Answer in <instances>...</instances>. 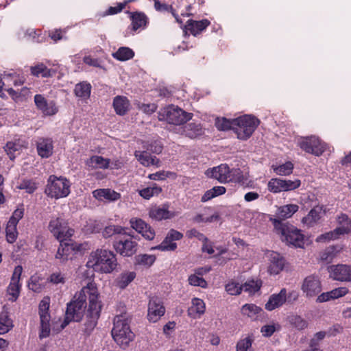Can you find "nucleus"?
Returning <instances> with one entry per match:
<instances>
[{"label":"nucleus","instance_id":"nucleus-39","mask_svg":"<svg viewBox=\"0 0 351 351\" xmlns=\"http://www.w3.org/2000/svg\"><path fill=\"white\" fill-rule=\"evenodd\" d=\"M226 188L221 186H214L210 190L206 191L202 195L201 200L203 202H206L211 199L223 195L226 193Z\"/></svg>","mask_w":351,"mask_h":351},{"label":"nucleus","instance_id":"nucleus-62","mask_svg":"<svg viewBox=\"0 0 351 351\" xmlns=\"http://www.w3.org/2000/svg\"><path fill=\"white\" fill-rule=\"evenodd\" d=\"M276 330V326L274 324H267L261 328V332L264 337L271 336Z\"/></svg>","mask_w":351,"mask_h":351},{"label":"nucleus","instance_id":"nucleus-34","mask_svg":"<svg viewBox=\"0 0 351 351\" xmlns=\"http://www.w3.org/2000/svg\"><path fill=\"white\" fill-rule=\"evenodd\" d=\"M183 134L191 138H195L204 134V129L200 123L193 122L184 127Z\"/></svg>","mask_w":351,"mask_h":351},{"label":"nucleus","instance_id":"nucleus-3","mask_svg":"<svg viewBox=\"0 0 351 351\" xmlns=\"http://www.w3.org/2000/svg\"><path fill=\"white\" fill-rule=\"evenodd\" d=\"M272 221L276 231L280 235L283 242L296 247H304L305 239L300 230L278 219H272Z\"/></svg>","mask_w":351,"mask_h":351},{"label":"nucleus","instance_id":"nucleus-42","mask_svg":"<svg viewBox=\"0 0 351 351\" xmlns=\"http://www.w3.org/2000/svg\"><path fill=\"white\" fill-rule=\"evenodd\" d=\"M12 328V320L7 313H1L0 314V335L9 332Z\"/></svg>","mask_w":351,"mask_h":351},{"label":"nucleus","instance_id":"nucleus-5","mask_svg":"<svg viewBox=\"0 0 351 351\" xmlns=\"http://www.w3.org/2000/svg\"><path fill=\"white\" fill-rule=\"evenodd\" d=\"M112 336L119 346L123 347L127 346L133 339L134 335L130 330L129 322L125 315H117L114 317Z\"/></svg>","mask_w":351,"mask_h":351},{"label":"nucleus","instance_id":"nucleus-14","mask_svg":"<svg viewBox=\"0 0 351 351\" xmlns=\"http://www.w3.org/2000/svg\"><path fill=\"white\" fill-rule=\"evenodd\" d=\"M165 313V308L160 298L152 297L148 304L147 318L150 322H156Z\"/></svg>","mask_w":351,"mask_h":351},{"label":"nucleus","instance_id":"nucleus-22","mask_svg":"<svg viewBox=\"0 0 351 351\" xmlns=\"http://www.w3.org/2000/svg\"><path fill=\"white\" fill-rule=\"evenodd\" d=\"M178 215V213L169 210L167 205L161 207H154L149 210V216L157 221L170 219Z\"/></svg>","mask_w":351,"mask_h":351},{"label":"nucleus","instance_id":"nucleus-52","mask_svg":"<svg viewBox=\"0 0 351 351\" xmlns=\"http://www.w3.org/2000/svg\"><path fill=\"white\" fill-rule=\"evenodd\" d=\"M154 8L158 11H171L173 16L175 17L176 21L178 23L182 24V21L180 20L178 15L175 13L171 6H169L167 4L161 3L158 0H154Z\"/></svg>","mask_w":351,"mask_h":351},{"label":"nucleus","instance_id":"nucleus-30","mask_svg":"<svg viewBox=\"0 0 351 351\" xmlns=\"http://www.w3.org/2000/svg\"><path fill=\"white\" fill-rule=\"evenodd\" d=\"M110 160L100 156H93L85 161L86 165L91 169H103L109 168Z\"/></svg>","mask_w":351,"mask_h":351},{"label":"nucleus","instance_id":"nucleus-32","mask_svg":"<svg viewBox=\"0 0 351 351\" xmlns=\"http://www.w3.org/2000/svg\"><path fill=\"white\" fill-rule=\"evenodd\" d=\"M134 156L138 159V160L145 167H149L151 165H156L159 167V160L156 156H152L147 152L136 151Z\"/></svg>","mask_w":351,"mask_h":351},{"label":"nucleus","instance_id":"nucleus-9","mask_svg":"<svg viewBox=\"0 0 351 351\" xmlns=\"http://www.w3.org/2000/svg\"><path fill=\"white\" fill-rule=\"evenodd\" d=\"M48 229L59 241H66L74 233V230L68 226L66 221L61 216L51 217Z\"/></svg>","mask_w":351,"mask_h":351},{"label":"nucleus","instance_id":"nucleus-26","mask_svg":"<svg viewBox=\"0 0 351 351\" xmlns=\"http://www.w3.org/2000/svg\"><path fill=\"white\" fill-rule=\"evenodd\" d=\"M38 154L42 158H49L53 154V141L50 138H40L36 143Z\"/></svg>","mask_w":351,"mask_h":351},{"label":"nucleus","instance_id":"nucleus-64","mask_svg":"<svg viewBox=\"0 0 351 351\" xmlns=\"http://www.w3.org/2000/svg\"><path fill=\"white\" fill-rule=\"evenodd\" d=\"M138 108L146 114H152L156 111L157 107L154 104H141L138 105Z\"/></svg>","mask_w":351,"mask_h":351},{"label":"nucleus","instance_id":"nucleus-12","mask_svg":"<svg viewBox=\"0 0 351 351\" xmlns=\"http://www.w3.org/2000/svg\"><path fill=\"white\" fill-rule=\"evenodd\" d=\"M298 145L306 152L311 153L317 156L323 154L326 146L324 143L315 136L302 138L298 142Z\"/></svg>","mask_w":351,"mask_h":351},{"label":"nucleus","instance_id":"nucleus-45","mask_svg":"<svg viewBox=\"0 0 351 351\" xmlns=\"http://www.w3.org/2000/svg\"><path fill=\"white\" fill-rule=\"evenodd\" d=\"M274 171L279 176H289L293 169V165L291 162H286L285 163L276 166L272 165Z\"/></svg>","mask_w":351,"mask_h":351},{"label":"nucleus","instance_id":"nucleus-16","mask_svg":"<svg viewBox=\"0 0 351 351\" xmlns=\"http://www.w3.org/2000/svg\"><path fill=\"white\" fill-rule=\"evenodd\" d=\"M22 271L23 267L20 265H18L14 268L10 283L7 289L9 300L15 301L19 295L21 288L19 281Z\"/></svg>","mask_w":351,"mask_h":351},{"label":"nucleus","instance_id":"nucleus-29","mask_svg":"<svg viewBox=\"0 0 351 351\" xmlns=\"http://www.w3.org/2000/svg\"><path fill=\"white\" fill-rule=\"evenodd\" d=\"M299 206L296 204H287L278 208L276 212V217L282 222V220L290 218L294 213L298 210Z\"/></svg>","mask_w":351,"mask_h":351},{"label":"nucleus","instance_id":"nucleus-18","mask_svg":"<svg viewBox=\"0 0 351 351\" xmlns=\"http://www.w3.org/2000/svg\"><path fill=\"white\" fill-rule=\"evenodd\" d=\"M267 257L269 260L268 272L271 275L278 274L284 268L285 259L276 252H269Z\"/></svg>","mask_w":351,"mask_h":351},{"label":"nucleus","instance_id":"nucleus-15","mask_svg":"<svg viewBox=\"0 0 351 351\" xmlns=\"http://www.w3.org/2000/svg\"><path fill=\"white\" fill-rule=\"evenodd\" d=\"M34 103L36 108L45 116H53L58 113V108L54 101L47 100L42 95L34 96Z\"/></svg>","mask_w":351,"mask_h":351},{"label":"nucleus","instance_id":"nucleus-40","mask_svg":"<svg viewBox=\"0 0 351 351\" xmlns=\"http://www.w3.org/2000/svg\"><path fill=\"white\" fill-rule=\"evenodd\" d=\"M114 58L120 61H126L133 58L134 51L129 47H121L112 53Z\"/></svg>","mask_w":351,"mask_h":351},{"label":"nucleus","instance_id":"nucleus-50","mask_svg":"<svg viewBox=\"0 0 351 351\" xmlns=\"http://www.w3.org/2000/svg\"><path fill=\"white\" fill-rule=\"evenodd\" d=\"M215 125L219 130H233V119H227L226 118H217Z\"/></svg>","mask_w":351,"mask_h":351},{"label":"nucleus","instance_id":"nucleus-58","mask_svg":"<svg viewBox=\"0 0 351 351\" xmlns=\"http://www.w3.org/2000/svg\"><path fill=\"white\" fill-rule=\"evenodd\" d=\"M189 282L191 285L199 286L202 288L206 287L207 285V283L204 279L196 276L195 274L191 275L189 277Z\"/></svg>","mask_w":351,"mask_h":351},{"label":"nucleus","instance_id":"nucleus-17","mask_svg":"<svg viewBox=\"0 0 351 351\" xmlns=\"http://www.w3.org/2000/svg\"><path fill=\"white\" fill-rule=\"evenodd\" d=\"M301 289L306 297L313 298L321 292V282L317 277L309 276L304 280Z\"/></svg>","mask_w":351,"mask_h":351},{"label":"nucleus","instance_id":"nucleus-63","mask_svg":"<svg viewBox=\"0 0 351 351\" xmlns=\"http://www.w3.org/2000/svg\"><path fill=\"white\" fill-rule=\"evenodd\" d=\"M49 281L55 285L60 283L64 284L65 282V278L61 273L55 272L50 276Z\"/></svg>","mask_w":351,"mask_h":351},{"label":"nucleus","instance_id":"nucleus-36","mask_svg":"<svg viewBox=\"0 0 351 351\" xmlns=\"http://www.w3.org/2000/svg\"><path fill=\"white\" fill-rule=\"evenodd\" d=\"M136 277L134 271H125L121 273L116 279V285L120 289H125Z\"/></svg>","mask_w":351,"mask_h":351},{"label":"nucleus","instance_id":"nucleus-20","mask_svg":"<svg viewBox=\"0 0 351 351\" xmlns=\"http://www.w3.org/2000/svg\"><path fill=\"white\" fill-rule=\"evenodd\" d=\"M137 243L131 238L120 240L114 244L116 251L123 256H130L136 252Z\"/></svg>","mask_w":351,"mask_h":351},{"label":"nucleus","instance_id":"nucleus-56","mask_svg":"<svg viewBox=\"0 0 351 351\" xmlns=\"http://www.w3.org/2000/svg\"><path fill=\"white\" fill-rule=\"evenodd\" d=\"M349 292L348 289L346 287H340L335 288L330 291L332 300L338 299L345 296Z\"/></svg>","mask_w":351,"mask_h":351},{"label":"nucleus","instance_id":"nucleus-25","mask_svg":"<svg viewBox=\"0 0 351 351\" xmlns=\"http://www.w3.org/2000/svg\"><path fill=\"white\" fill-rule=\"evenodd\" d=\"M93 197L99 201L114 202L121 198L120 193L110 189H99L93 191Z\"/></svg>","mask_w":351,"mask_h":351},{"label":"nucleus","instance_id":"nucleus-19","mask_svg":"<svg viewBox=\"0 0 351 351\" xmlns=\"http://www.w3.org/2000/svg\"><path fill=\"white\" fill-rule=\"evenodd\" d=\"M337 227L335 228L339 237L351 234V217L341 213L335 217Z\"/></svg>","mask_w":351,"mask_h":351},{"label":"nucleus","instance_id":"nucleus-59","mask_svg":"<svg viewBox=\"0 0 351 351\" xmlns=\"http://www.w3.org/2000/svg\"><path fill=\"white\" fill-rule=\"evenodd\" d=\"M186 236L189 239L196 238L200 241H206L207 237L195 228L191 229L186 232Z\"/></svg>","mask_w":351,"mask_h":351},{"label":"nucleus","instance_id":"nucleus-57","mask_svg":"<svg viewBox=\"0 0 351 351\" xmlns=\"http://www.w3.org/2000/svg\"><path fill=\"white\" fill-rule=\"evenodd\" d=\"M291 323L298 330H303L307 327V322L300 316H293L291 318Z\"/></svg>","mask_w":351,"mask_h":351},{"label":"nucleus","instance_id":"nucleus-35","mask_svg":"<svg viewBox=\"0 0 351 351\" xmlns=\"http://www.w3.org/2000/svg\"><path fill=\"white\" fill-rule=\"evenodd\" d=\"M91 91V85L86 82H82L77 84L74 88L75 95L77 97L84 99L89 98Z\"/></svg>","mask_w":351,"mask_h":351},{"label":"nucleus","instance_id":"nucleus-38","mask_svg":"<svg viewBox=\"0 0 351 351\" xmlns=\"http://www.w3.org/2000/svg\"><path fill=\"white\" fill-rule=\"evenodd\" d=\"M31 73L35 76H42L43 77H52L55 74V71L49 69L44 64L39 63L31 67Z\"/></svg>","mask_w":351,"mask_h":351},{"label":"nucleus","instance_id":"nucleus-24","mask_svg":"<svg viewBox=\"0 0 351 351\" xmlns=\"http://www.w3.org/2000/svg\"><path fill=\"white\" fill-rule=\"evenodd\" d=\"M287 298V290L282 289L278 293L272 294L267 302L265 304V308L268 311H273L282 306Z\"/></svg>","mask_w":351,"mask_h":351},{"label":"nucleus","instance_id":"nucleus-2","mask_svg":"<svg viewBox=\"0 0 351 351\" xmlns=\"http://www.w3.org/2000/svg\"><path fill=\"white\" fill-rule=\"evenodd\" d=\"M117 265L114 254L107 250L98 249L90 253L86 263L88 268L101 273H110Z\"/></svg>","mask_w":351,"mask_h":351},{"label":"nucleus","instance_id":"nucleus-7","mask_svg":"<svg viewBox=\"0 0 351 351\" xmlns=\"http://www.w3.org/2000/svg\"><path fill=\"white\" fill-rule=\"evenodd\" d=\"M193 114L180 108L170 105L162 108L158 112V119L172 125H182L192 119Z\"/></svg>","mask_w":351,"mask_h":351},{"label":"nucleus","instance_id":"nucleus-33","mask_svg":"<svg viewBox=\"0 0 351 351\" xmlns=\"http://www.w3.org/2000/svg\"><path fill=\"white\" fill-rule=\"evenodd\" d=\"M210 25V21L207 19H204L202 21H193L189 20L187 21V24L185 26V28L190 31V32L193 35L196 36L199 32L205 29Z\"/></svg>","mask_w":351,"mask_h":351},{"label":"nucleus","instance_id":"nucleus-6","mask_svg":"<svg viewBox=\"0 0 351 351\" xmlns=\"http://www.w3.org/2000/svg\"><path fill=\"white\" fill-rule=\"evenodd\" d=\"M259 124V121L252 115H243L233 119V130L241 140H246L251 136Z\"/></svg>","mask_w":351,"mask_h":351},{"label":"nucleus","instance_id":"nucleus-13","mask_svg":"<svg viewBox=\"0 0 351 351\" xmlns=\"http://www.w3.org/2000/svg\"><path fill=\"white\" fill-rule=\"evenodd\" d=\"M330 277L337 281L351 282V265L338 264L328 267Z\"/></svg>","mask_w":351,"mask_h":351},{"label":"nucleus","instance_id":"nucleus-49","mask_svg":"<svg viewBox=\"0 0 351 351\" xmlns=\"http://www.w3.org/2000/svg\"><path fill=\"white\" fill-rule=\"evenodd\" d=\"M261 308L253 304H246L241 308V312L243 315L250 317H253L257 315Z\"/></svg>","mask_w":351,"mask_h":351},{"label":"nucleus","instance_id":"nucleus-47","mask_svg":"<svg viewBox=\"0 0 351 351\" xmlns=\"http://www.w3.org/2000/svg\"><path fill=\"white\" fill-rule=\"evenodd\" d=\"M177 248V244L166 236L163 241L158 245L152 247V250H158L160 251H174Z\"/></svg>","mask_w":351,"mask_h":351},{"label":"nucleus","instance_id":"nucleus-4","mask_svg":"<svg viewBox=\"0 0 351 351\" xmlns=\"http://www.w3.org/2000/svg\"><path fill=\"white\" fill-rule=\"evenodd\" d=\"M206 175L218 180L221 183L229 182H242L247 180L246 176L243 173L240 169H230L226 164H221L212 169H208L206 171Z\"/></svg>","mask_w":351,"mask_h":351},{"label":"nucleus","instance_id":"nucleus-23","mask_svg":"<svg viewBox=\"0 0 351 351\" xmlns=\"http://www.w3.org/2000/svg\"><path fill=\"white\" fill-rule=\"evenodd\" d=\"M326 210L323 206H317L314 207L308 214L302 218V222L307 227L314 226L325 214Z\"/></svg>","mask_w":351,"mask_h":351},{"label":"nucleus","instance_id":"nucleus-46","mask_svg":"<svg viewBox=\"0 0 351 351\" xmlns=\"http://www.w3.org/2000/svg\"><path fill=\"white\" fill-rule=\"evenodd\" d=\"M161 191L162 189L154 184L151 186L140 190L139 195L144 199H149L154 195H158Z\"/></svg>","mask_w":351,"mask_h":351},{"label":"nucleus","instance_id":"nucleus-48","mask_svg":"<svg viewBox=\"0 0 351 351\" xmlns=\"http://www.w3.org/2000/svg\"><path fill=\"white\" fill-rule=\"evenodd\" d=\"M241 287L242 291H243L249 294H253L259 290L261 287V282L258 280H248L241 285Z\"/></svg>","mask_w":351,"mask_h":351},{"label":"nucleus","instance_id":"nucleus-60","mask_svg":"<svg viewBox=\"0 0 351 351\" xmlns=\"http://www.w3.org/2000/svg\"><path fill=\"white\" fill-rule=\"evenodd\" d=\"M24 214V210L23 208H17L14 210L12 217L10 219L8 223L13 226H16L19 221L23 217Z\"/></svg>","mask_w":351,"mask_h":351},{"label":"nucleus","instance_id":"nucleus-8","mask_svg":"<svg viewBox=\"0 0 351 351\" xmlns=\"http://www.w3.org/2000/svg\"><path fill=\"white\" fill-rule=\"evenodd\" d=\"M70 182L64 177L50 176L45 189L46 194L56 199L66 197L70 193Z\"/></svg>","mask_w":351,"mask_h":351},{"label":"nucleus","instance_id":"nucleus-28","mask_svg":"<svg viewBox=\"0 0 351 351\" xmlns=\"http://www.w3.org/2000/svg\"><path fill=\"white\" fill-rule=\"evenodd\" d=\"M25 147V143L24 141L20 139H16L14 141H8L4 147V149L10 159L12 160Z\"/></svg>","mask_w":351,"mask_h":351},{"label":"nucleus","instance_id":"nucleus-21","mask_svg":"<svg viewBox=\"0 0 351 351\" xmlns=\"http://www.w3.org/2000/svg\"><path fill=\"white\" fill-rule=\"evenodd\" d=\"M130 224L133 229L141 233L146 239L152 240L154 238V231L142 219H131Z\"/></svg>","mask_w":351,"mask_h":351},{"label":"nucleus","instance_id":"nucleus-51","mask_svg":"<svg viewBox=\"0 0 351 351\" xmlns=\"http://www.w3.org/2000/svg\"><path fill=\"white\" fill-rule=\"evenodd\" d=\"M339 239V237L337 233L336 232L335 230L334 229L333 230L329 231L328 232H326L318 236L316 238V241L318 243H326Z\"/></svg>","mask_w":351,"mask_h":351},{"label":"nucleus","instance_id":"nucleus-61","mask_svg":"<svg viewBox=\"0 0 351 351\" xmlns=\"http://www.w3.org/2000/svg\"><path fill=\"white\" fill-rule=\"evenodd\" d=\"M6 237L9 243H13L16 239V226L12 227L10 223H8L6 228Z\"/></svg>","mask_w":351,"mask_h":351},{"label":"nucleus","instance_id":"nucleus-27","mask_svg":"<svg viewBox=\"0 0 351 351\" xmlns=\"http://www.w3.org/2000/svg\"><path fill=\"white\" fill-rule=\"evenodd\" d=\"M206 311L204 302L198 298H194L191 300V306L188 310V314L193 318H199Z\"/></svg>","mask_w":351,"mask_h":351},{"label":"nucleus","instance_id":"nucleus-43","mask_svg":"<svg viewBox=\"0 0 351 351\" xmlns=\"http://www.w3.org/2000/svg\"><path fill=\"white\" fill-rule=\"evenodd\" d=\"M210 209L204 210V213L197 214L193 217V221L195 223H211L214 221L218 220L219 215L215 213L211 215H208V211Z\"/></svg>","mask_w":351,"mask_h":351},{"label":"nucleus","instance_id":"nucleus-10","mask_svg":"<svg viewBox=\"0 0 351 351\" xmlns=\"http://www.w3.org/2000/svg\"><path fill=\"white\" fill-rule=\"evenodd\" d=\"M49 299L44 298L39 304L40 329L39 338H47L50 335L51 317L49 313Z\"/></svg>","mask_w":351,"mask_h":351},{"label":"nucleus","instance_id":"nucleus-53","mask_svg":"<svg viewBox=\"0 0 351 351\" xmlns=\"http://www.w3.org/2000/svg\"><path fill=\"white\" fill-rule=\"evenodd\" d=\"M124 232V229H123L121 226H106L102 232V234L104 237L108 238L112 237L115 234H123Z\"/></svg>","mask_w":351,"mask_h":351},{"label":"nucleus","instance_id":"nucleus-55","mask_svg":"<svg viewBox=\"0 0 351 351\" xmlns=\"http://www.w3.org/2000/svg\"><path fill=\"white\" fill-rule=\"evenodd\" d=\"M252 339L247 337L238 341L236 350L237 351H247L252 346Z\"/></svg>","mask_w":351,"mask_h":351},{"label":"nucleus","instance_id":"nucleus-44","mask_svg":"<svg viewBox=\"0 0 351 351\" xmlns=\"http://www.w3.org/2000/svg\"><path fill=\"white\" fill-rule=\"evenodd\" d=\"M136 263L137 265L149 267L156 261V256L152 254H138L135 257Z\"/></svg>","mask_w":351,"mask_h":351},{"label":"nucleus","instance_id":"nucleus-11","mask_svg":"<svg viewBox=\"0 0 351 351\" xmlns=\"http://www.w3.org/2000/svg\"><path fill=\"white\" fill-rule=\"evenodd\" d=\"M300 180H283L281 178H271L267 184L268 190L274 193L292 191L300 187Z\"/></svg>","mask_w":351,"mask_h":351},{"label":"nucleus","instance_id":"nucleus-37","mask_svg":"<svg viewBox=\"0 0 351 351\" xmlns=\"http://www.w3.org/2000/svg\"><path fill=\"white\" fill-rule=\"evenodd\" d=\"M60 247L56 255V258L61 260L62 261H66L70 255L71 251L74 250V247L72 244H69L64 241H60Z\"/></svg>","mask_w":351,"mask_h":351},{"label":"nucleus","instance_id":"nucleus-41","mask_svg":"<svg viewBox=\"0 0 351 351\" xmlns=\"http://www.w3.org/2000/svg\"><path fill=\"white\" fill-rule=\"evenodd\" d=\"M147 16L143 13H135L132 16V25L134 31L144 28L147 24Z\"/></svg>","mask_w":351,"mask_h":351},{"label":"nucleus","instance_id":"nucleus-31","mask_svg":"<svg viewBox=\"0 0 351 351\" xmlns=\"http://www.w3.org/2000/svg\"><path fill=\"white\" fill-rule=\"evenodd\" d=\"M113 107L119 115H124L129 110L130 104L126 97L116 96L113 99Z\"/></svg>","mask_w":351,"mask_h":351},{"label":"nucleus","instance_id":"nucleus-54","mask_svg":"<svg viewBox=\"0 0 351 351\" xmlns=\"http://www.w3.org/2000/svg\"><path fill=\"white\" fill-rule=\"evenodd\" d=\"M226 291L230 295H236L241 293L242 287L239 283L232 281L226 285Z\"/></svg>","mask_w":351,"mask_h":351},{"label":"nucleus","instance_id":"nucleus-1","mask_svg":"<svg viewBox=\"0 0 351 351\" xmlns=\"http://www.w3.org/2000/svg\"><path fill=\"white\" fill-rule=\"evenodd\" d=\"M87 305L86 320L84 324L85 330L90 333L96 326L100 316L102 302L96 284L90 282L77 292L73 300L67 304L66 317L59 328L54 330L60 331L71 321L82 320Z\"/></svg>","mask_w":351,"mask_h":351}]
</instances>
